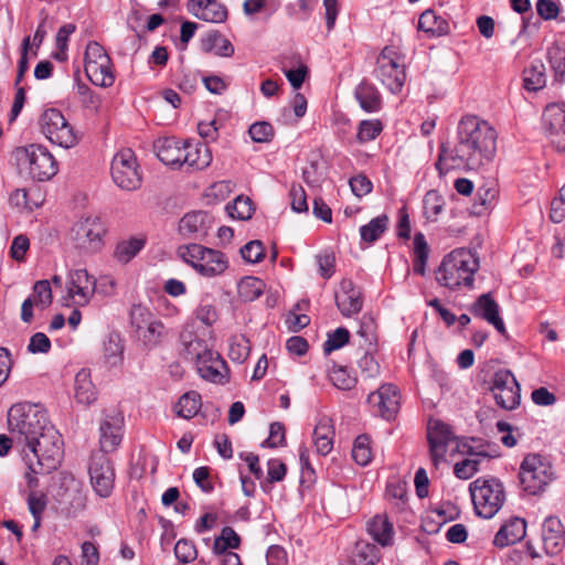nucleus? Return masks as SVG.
<instances>
[{"label":"nucleus","mask_w":565,"mask_h":565,"mask_svg":"<svg viewBox=\"0 0 565 565\" xmlns=\"http://www.w3.org/2000/svg\"><path fill=\"white\" fill-rule=\"evenodd\" d=\"M497 138V131L488 121L473 115L463 116L457 127L455 147L440 146L435 163L439 175L455 168L477 170L488 164L495 156Z\"/></svg>","instance_id":"1"},{"label":"nucleus","mask_w":565,"mask_h":565,"mask_svg":"<svg viewBox=\"0 0 565 565\" xmlns=\"http://www.w3.org/2000/svg\"><path fill=\"white\" fill-rule=\"evenodd\" d=\"M22 457L30 473H26L29 486H35L38 480L33 475H44L56 470L63 459V440L61 434L50 424L34 440L21 448Z\"/></svg>","instance_id":"2"},{"label":"nucleus","mask_w":565,"mask_h":565,"mask_svg":"<svg viewBox=\"0 0 565 565\" xmlns=\"http://www.w3.org/2000/svg\"><path fill=\"white\" fill-rule=\"evenodd\" d=\"M478 269L477 254L467 248H457L443 258L436 279L441 286L451 290L462 286L471 288Z\"/></svg>","instance_id":"3"},{"label":"nucleus","mask_w":565,"mask_h":565,"mask_svg":"<svg viewBox=\"0 0 565 565\" xmlns=\"http://www.w3.org/2000/svg\"><path fill=\"white\" fill-rule=\"evenodd\" d=\"M50 420L46 412L36 404L18 403L8 412V427L17 446L21 448L35 439Z\"/></svg>","instance_id":"4"},{"label":"nucleus","mask_w":565,"mask_h":565,"mask_svg":"<svg viewBox=\"0 0 565 565\" xmlns=\"http://www.w3.org/2000/svg\"><path fill=\"white\" fill-rule=\"evenodd\" d=\"M469 492L476 514L492 519L503 507L507 495L503 483L493 477H480L469 484Z\"/></svg>","instance_id":"5"},{"label":"nucleus","mask_w":565,"mask_h":565,"mask_svg":"<svg viewBox=\"0 0 565 565\" xmlns=\"http://www.w3.org/2000/svg\"><path fill=\"white\" fill-rule=\"evenodd\" d=\"M106 233V225L99 216L87 215L73 223L68 242L79 255H92L103 248Z\"/></svg>","instance_id":"6"},{"label":"nucleus","mask_w":565,"mask_h":565,"mask_svg":"<svg viewBox=\"0 0 565 565\" xmlns=\"http://www.w3.org/2000/svg\"><path fill=\"white\" fill-rule=\"evenodd\" d=\"M15 159L28 166L30 177L35 181H49L58 171V163L46 147L31 143L14 150Z\"/></svg>","instance_id":"7"},{"label":"nucleus","mask_w":565,"mask_h":565,"mask_svg":"<svg viewBox=\"0 0 565 565\" xmlns=\"http://www.w3.org/2000/svg\"><path fill=\"white\" fill-rule=\"evenodd\" d=\"M375 77L393 94L402 90L406 81L403 56L395 46H385L376 58Z\"/></svg>","instance_id":"8"},{"label":"nucleus","mask_w":565,"mask_h":565,"mask_svg":"<svg viewBox=\"0 0 565 565\" xmlns=\"http://www.w3.org/2000/svg\"><path fill=\"white\" fill-rule=\"evenodd\" d=\"M519 478L523 490L535 495L552 481L553 469L544 457L539 454H530L521 463Z\"/></svg>","instance_id":"9"},{"label":"nucleus","mask_w":565,"mask_h":565,"mask_svg":"<svg viewBox=\"0 0 565 565\" xmlns=\"http://www.w3.org/2000/svg\"><path fill=\"white\" fill-rule=\"evenodd\" d=\"M111 178L122 190L134 191L141 185V173L135 152L129 148L119 150L111 161Z\"/></svg>","instance_id":"10"},{"label":"nucleus","mask_w":565,"mask_h":565,"mask_svg":"<svg viewBox=\"0 0 565 565\" xmlns=\"http://www.w3.org/2000/svg\"><path fill=\"white\" fill-rule=\"evenodd\" d=\"M40 125L42 132L52 143L63 148H72L77 143L74 129L61 110L46 109L41 116Z\"/></svg>","instance_id":"11"},{"label":"nucleus","mask_w":565,"mask_h":565,"mask_svg":"<svg viewBox=\"0 0 565 565\" xmlns=\"http://www.w3.org/2000/svg\"><path fill=\"white\" fill-rule=\"evenodd\" d=\"M427 440L431 462L438 469L446 460L449 444L456 440V436L448 424L440 419H430L427 426Z\"/></svg>","instance_id":"12"},{"label":"nucleus","mask_w":565,"mask_h":565,"mask_svg":"<svg viewBox=\"0 0 565 565\" xmlns=\"http://www.w3.org/2000/svg\"><path fill=\"white\" fill-rule=\"evenodd\" d=\"M66 299L75 306H86L96 291V279L85 268L71 270L66 281Z\"/></svg>","instance_id":"13"},{"label":"nucleus","mask_w":565,"mask_h":565,"mask_svg":"<svg viewBox=\"0 0 565 565\" xmlns=\"http://www.w3.org/2000/svg\"><path fill=\"white\" fill-rule=\"evenodd\" d=\"M90 483L100 498H108L114 489L115 471L111 461L104 454H94L89 463Z\"/></svg>","instance_id":"14"},{"label":"nucleus","mask_w":565,"mask_h":565,"mask_svg":"<svg viewBox=\"0 0 565 565\" xmlns=\"http://www.w3.org/2000/svg\"><path fill=\"white\" fill-rule=\"evenodd\" d=\"M367 403L375 414L386 420L396 417L401 406V393L393 384H383L367 396Z\"/></svg>","instance_id":"15"},{"label":"nucleus","mask_w":565,"mask_h":565,"mask_svg":"<svg viewBox=\"0 0 565 565\" xmlns=\"http://www.w3.org/2000/svg\"><path fill=\"white\" fill-rule=\"evenodd\" d=\"M461 445V451L468 454L470 458L457 462L454 467V473L457 478L467 480L479 470L481 459L490 458L491 454L484 449L489 444L482 440L472 438L470 443H462Z\"/></svg>","instance_id":"16"},{"label":"nucleus","mask_w":565,"mask_h":565,"mask_svg":"<svg viewBox=\"0 0 565 565\" xmlns=\"http://www.w3.org/2000/svg\"><path fill=\"white\" fill-rule=\"evenodd\" d=\"M124 417L118 412L107 414L99 427V454L115 451L121 443Z\"/></svg>","instance_id":"17"},{"label":"nucleus","mask_w":565,"mask_h":565,"mask_svg":"<svg viewBox=\"0 0 565 565\" xmlns=\"http://www.w3.org/2000/svg\"><path fill=\"white\" fill-rule=\"evenodd\" d=\"M543 125L551 142L558 151H565V109L548 106L543 114Z\"/></svg>","instance_id":"18"},{"label":"nucleus","mask_w":565,"mask_h":565,"mask_svg":"<svg viewBox=\"0 0 565 565\" xmlns=\"http://www.w3.org/2000/svg\"><path fill=\"white\" fill-rule=\"evenodd\" d=\"M470 311L475 317L492 324L500 334L507 335L504 322L500 317L499 305L490 292L479 296L472 303Z\"/></svg>","instance_id":"19"},{"label":"nucleus","mask_w":565,"mask_h":565,"mask_svg":"<svg viewBox=\"0 0 565 565\" xmlns=\"http://www.w3.org/2000/svg\"><path fill=\"white\" fill-rule=\"evenodd\" d=\"M212 216L204 211L186 213L179 222V233L184 238L202 239L211 228Z\"/></svg>","instance_id":"20"},{"label":"nucleus","mask_w":565,"mask_h":565,"mask_svg":"<svg viewBox=\"0 0 565 565\" xmlns=\"http://www.w3.org/2000/svg\"><path fill=\"white\" fill-rule=\"evenodd\" d=\"M195 365L200 376L203 380L215 384H224L228 380V369L226 362L217 352L213 350L207 352L204 355V359L199 361Z\"/></svg>","instance_id":"21"},{"label":"nucleus","mask_w":565,"mask_h":565,"mask_svg":"<svg viewBox=\"0 0 565 565\" xmlns=\"http://www.w3.org/2000/svg\"><path fill=\"white\" fill-rule=\"evenodd\" d=\"M188 11L195 18L211 23H223L227 19L226 7L217 0H188Z\"/></svg>","instance_id":"22"},{"label":"nucleus","mask_w":565,"mask_h":565,"mask_svg":"<svg viewBox=\"0 0 565 565\" xmlns=\"http://www.w3.org/2000/svg\"><path fill=\"white\" fill-rule=\"evenodd\" d=\"M340 294H335V303L344 317H351L362 309L361 292L355 288L351 279H342Z\"/></svg>","instance_id":"23"},{"label":"nucleus","mask_w":565,"mask_h":565,"mask_svg":"<svg viewBox=\"0 0 565 565\" xmlns=\"http://www.w3.org/2000/svg\"><path fill=\"white\" fill-rule=\"evenodd\" d=\"M542 541L546 554H557L565 544V530L559 519L547 516L542 526Z\"/></svg>","instance_id":"24"},{"label":"nucleus","mask_w":565,"mask_h":565,"mask_svg":"<svg viewBox=\"0 0 565 565\" xmlns=\"http://www.w3.org/2000/svg\"><path fill=\"white\" fill-rule=\"evenodd\" d=\"M185 143L186 141H181L174 137L158 139L154 143L157 157L167 166L180 168L183 166L182 157Z\"/></svg>","instance_id":"25"},{"label":"nucleus","mask_w":565,"mask_h":565,"mask_svg":"<svg viewBox=\"0 0 565 565\" xmlns=\"http://www.w3.org/2000/svg\"><path fill=\"white\" fill-rule=\"evenodd\" d=\"M526 535V522L524 519L513 516L505 521L493 539V544L497 547L503 548L513 545Z\"/></svg>","instance_id":"26"},{"label":"nucleus","mask_w":565,"mask_h":565,"mask_svg":"<svg viewBox=\"0 0 565 565\" xmlns=\"http://www.w3.org/2000/svg\"><path fill=\"white\" fill-rule=\"evenodd\" d=\"M355 99L360 107L366 113H377L382 108V97L377 88L366 82L362 81L354 90Z\"/></svg>","instance_id":"27"},{"label":"nucleus","mask_w":565,"mask_h":565,"mask_svg":"<svg viewBox=\"0 0 565 565\" xmlns=\"http://www.w3.org/2000/svg\"><path fill=\"white\" fill-rule=\"evenodd\" d=\"M200 263L198 273L204 277L222 275L228 267L225 254L212 248H207Z\"/></svg>","instance_id":"28"},{"label":"nucleus","mask_w":565,"mask_h":565,"mask_svg":"<svg viewBox=\"0 0 565 565\" xmlns=\"http://www.w3.org/2000/svg\"><path fill=\"white\" fill-rule=\"evenodd\" d=\"M183 166L195 170H203L212 162V152L206 145L203 143H185L184 154L182 157Z\"/></svg>","instance_id":"29"},{"label":"nucleus","mask_w":565,"mask_h":565,"mask_svg":"<svg viewBox=\"0 0 565 565\" xmlns=\"http://www.w3.org/2000/svg\"><path fill=\"white\" fill-rule=\"evenodd\" d=\"M201 50L222 57H230L234 54L233 44L218 31H210L201 39Z\"/></svg>","instance_id":"30"},{"label":"nucleus","mask_w":565,"mask_h":565,"mask_svg":"<svg viewBox=\"0 0 565 565\" xmlns=\"http://www.w3.org/2000/svg\"><path fill=\"white\" fill-rule=\"evenodd\" d=\"M75 398L83 405H90L97 399V390L92 381L90 371L82 369L75 375Z\"/></svg>","instance_id":"31"},{"label":"nucleus","mask_w":565,"mask_h":565,"mask_svg":"<svg viewBox=\"0 0 565 565\" xmlns=\"http://www.w3.org/2000/svg\"><path fill=\"white\" fill-rule=\"evenodd\" d=\"M418 30L429 36H443L449 33V22L434 10L424 11L418 19Z\"/></svg>","instance_id":"32"},{"label":"nucleus","mask_w":565,"mask_h":565,"mask_svg":"<svg viewBox=\"0 0 565 565\" xmlns=\"http://www.w3.org/2000/svg\"><path fill=\"white\" fill-rule=\"evenodd\" d=\"M333 435L334 430L330 419H320L313 429V444L319 455L327 456L331 452L333 448Z\"/></svg>","instance_id":"33"},{"label":"nucleus","mask_w":565,"mask_h":565,"mask_svg":"<svg viewBox=\"0 0 565 565\" xmlns=\"http://www.w3.org/2000/svg\"><path fill=\"white\" fill-rule=\"evenodd\" d=\"M85 74L92 84L100 87H110L115 83L111 60L85 65Z\"/></svg>","instance_id":"34"},{"label":"nucleus","mask_w":565,"mask_h":565,"mask_svg":"<svg viewBox=\"0 0 565 565\" xmlns=\"http://www.w3.org/2000/svg\"><path fill=\"white\" fill-rule=\"evenodd\" d=\"M546 85L545 65L534 61L523 71V86L529 92H539Z\"/></svg>","instance_id":"35"},{"label":"nucleus","mask_w":565,"mask_h":565,"mask_svg":"<svg viewBox=\"0 0 565 565\" xmlns=\"http://www.w3.org/2000/svg\"><path fill=\"white\" fill-rule=\"evenodd\" d=\"M367 531L375 542L382 546H387L393 541V525L387 518L382 515L374 516L367 525Z\"/></svg>","instance_id":"36"},{"label":"nucleus","mask_w":565,"mask_h":565,"mask_svg":"<svg viewBox=\"0 0 565 565\" xmlns=\"http://www.w3.org/2000/svg\"><path fill=\"white\" fill-rule=\"evenodd\" d=\"M103 355L106 363L117 366L124 359V343L119 333L111 332L103 343Z\"/></svg>","instance_id":"37"},{"label":"nucleus","mask_w":565,"mask_h":565,"mask_svg":"<svg viewBox=\"0 0 565 565\" xmlns=\"http://www.w3.org/2000/svg\"><path fill=\"white\" fill-rule=\"evenodd\" d=\"M388 227V216L385 214L372 218L360 227V236L364 243H375Z\"/></svg>","instance_id":"38"},{"label":"nucleus","mask_w":565,"mask_h":565,"mask_svg":"<svg viewBox=\"0 0 565 565\" xmlns=\"http://www.w3.org/2000/svg\"><path fill=\"white\" fill-rule=\"evenodd\" d=\"M181 340L184 345V355L188 360L194 361L195 364L204 359V355L212 350L207 348L204 340L192 337L191 333H182Z\"/></svg>","instance_id":"39"},{"label":"nucleus","mask_w":565,"mask_h":565,"mask_svg":"<svg viewBox=\"0 0 565 565\" xmlns=\"http://www.w3.org/2000/svg\"><path fill=\"white\" fill-rule=\"evenodd\" d=\"M201 406V395L195 391H190L179 398L177 414L185 419H191L199 413Z\"/></svg>","instance_id":"40"},{"label":"nucleus","mask_w":565,"mask_h":565,"mask_svg":"<svg viewBox=\"0 0 565 565\" xmlns=\"http://www.w3.org/2000/svg\"><path fill=\"white\" fill-rule=\"evenodd\" d=\"M429 248L424 234L417 233L414 237V259L413 270L415 274L424 276L428 260Z\"/></svg>","instance_id":"41"},{"label":"nucleus","mask_w":565,"mask_h":565,"mask_svg":"<svg viewBox=\"0 0 565 565\" xmlns=\"http://www.w3.org/2000/svg\"><path fill=\"white\" fill-rule=\"evenodd\" d=\"M164 326L161 321L156 320L152 323H148L146 328H141L135 335L147 349L157 347L163 333Z\"/></svg>","instance_id":"42"},{"label":"nucleus","mask_w":565,"mask_h":565,"mask_svg":"<svg viewBox=\"0 0 565 565\" xmlns=\"http://www.w3.org/2000/svg\"><path fill=\"white\" fill-rule=\"evenodd\" d=\"M379 561V550L374 544L358 542L355 544L352 562L354 565H374Z\"/></svg>","instance_id":"43"},{"label":"nucleus","mask_w":565,"mask_h":565,"mask_svg":"<svg viewBox=\"0 0 565 565\" xmlns=\"http://www.w3.org/2000/svg\"><path fill=\"white\" fill-rule=\"evenodd\" d=\"M265 284L256 277H244L238 282V296L242 300L250 302L257 299L264 291Z\"/></svg>","instance_id":"44"},{"label":"nucleus","mask_w":565,"mask_h":565,"mask_svg":"<svg viewBox=\"0 0 565 565\" xmlns=\"http://www.w3.org/2000/svg\"><path fill=\"white\" fill-rule=\"evenodd\" d=\"M226 211L232 218L247 221L254 214L253 202L249 198L239 195L226 205Z\"/></svg>","instance_id":"45"},{"label":"nucleus","mask_w":565,"mask_h":565,"mask_svg":"<svg viewBox=\"0 0 565 565\" xmlns=\"http://www.w3.org/2000/svg\"><path fill=\"white\" fill-rule=\"evenodd\" d=\"M241 545V537L231 526L223 527L221 535L215 539L213 544V552L216 555L227 553L228 548H238Z\"/></svg>","instance_id":"46"},{"label":"nucleus","mask_w":565,"mask_h":565,"mask_svg":"<svg viewBox=\"0 0 565 565\" xmlns=\"http://www.w3.org/2000/svg\"><path fill=\"white\" fill-rule=\"evenodd\" d=\"M424 215L428 221L435 222L444 211L445 200L436 190L428 191L423 201Z\"/></svg>","instance_id":"47"},{"label":"nucleus","mask_w":565,"mask_h":565,"mask_svg":"<svg viewBox=\"0 0 565 565\" xmlns=\"http://www.w3.org/2000/svg\"><path fill=\"white\" fill-rule=\"evenodd\" d=\"M371 439L367 435H360L355 438L352 448L353 460L362 467L367 466L372 460Z\"/></svg>","instance_id":"48"},{"label":"nucleus","mask_w":565,"mask_h":565,"mask_svg":"<svg viewBox=\"0 0 565 565\" xmlns=\"http://www.w3.org/2000/svg\"><path fill=\"white\" fill-rule=\"evenodd\" d=\"M209 247H204L200 244H188L179 246L177 253L178 256L188 265H190L193 269L199 271V265L201 264V258Z\"/></svg>","instance_id":"49"},{"label":"nucleus","mask_w":565,"mask_h":565,"mask_svg":"<svg viewBox=\"0 0 565 565\" xmlns=\"http://www.w3.org/2000/svg\"><path fill=\"white\" fill-rule=\"evenodd\" d=\"M249 340L243 335H234L230 339L228 356L233 362L243 363L249 355Z\"/></svg>","instance_id":"50"},{"label":"nucleus","mask_w":565,"mask_h":565,"mask_svg":"<svg viewBox=\"0 0 565 565\" xmlns=\"http://www.w3.org/2000/svg\"><path fill=\"white\" fill-rule=\"evenodd\" d=\"M145 246L141 238H130L119 243L115 249V257L120 263L131 260Z\"/></svg>","instance_id":"51"},{"label":"nucleus","mask_w":565,"mask_h":565,"mask_svg":"<svg viewBox=\"0 0 565 565\" xmlns=\"http://www.w3.org/2000/svg\"><path fill=\"white\" fill-rule=\"evenodd\" d=\"M383 131V124L379 119H364L358 126L356 139L360 143H366L380 136Z\"/></svg>","instance_id":"52"},{"label":"nucleus","mask_w":565,"mask_h":565,"mask_svg":"<svg viewBox=\"0 0 565 565\" xmlns=\"http://www.w3.org/2000/svg\"><path fill=\"white\" fill-rule=\"evenodd\" d=\"M329 379L337 388L343 391H350L356 384V377L344 366H333L329 372Z\"/></svg>","instance_id":"53"},{"label":"nucleus","mask_w":565,"mask_h":565,"mask_svg":"<svg viewBox=\"0 0 565 565\" xmlns=\"http://www.w3.org/2000/svg\"><path fill=\"white\" fill-rule=\"evenodd\" d=\"M520 385L519 383H516L515 386H510L508 388H504L503 391H499L497 394L493 395V397L500 407L511 411L514 409L520 404Z\"/></svg>","instance_id":"54"},{"label":"nucleus","mask_w":565,"mask_h":565,"mask_svg":"<svg viewBox=\"0 0 565 565\" xmlns=\"http://www.w3.org/2000/svg\"><path fill=\"white\" fill-rule=\"evenodd\" d=\"M156 321L153 315L145 307L135 305L130 310V323L136 334L138 331L146 328L148 323Z\"/></svg>","instance_id":"55"},{"label":"nucleus","mask_w":565,"mask_h":565,"mask_svg":"<svg viewBox=\"0 0 565 565\" xmlns=\"http://www.w3.org/2000/svg\"><path fill=\"white\" fill-rule=\"evenodd\" d=\"M350 340V332L348 329L340 327L333 332L328 333V339L323 343V352L330 354L334 350L344 347Z\"/></svg>","instance_id":"56"},{"label":"nucleus","mask_w":565,"mask_h":565,"mask_svg":"<svg viewBox=\"0 0 565 565\" xmlns=\"http://www.w3.org/2000/svg\"><path fill=\"white\" fill-rule=\"evenodd\" d=\"M248 134L254 142L266 143L273 140L275 130L271 124L257 121L249 127Z\"/></svg>","instance_id":"57"},{"label":"nucleus","mask_w":565,"mask_h":565,"mask_svg":"<svg viewBox=\"0 0 565 565\" xmlns=\"http://www.w3.org/2000/svg\"><path fill=\"white\" fill-rule=\"evenodd\" d=\"M243 259L250 264H256L265 257V247L260 241H250L241 248Z\"/></svg>","instance_id":"58"},{"label":"nucleus","mask_w":565,"mask_h":565,"mask_svg":"<svg viewBox=\"0 0 565 565\" xmlns=\"http://www.w3.org/2000/svg\"><path fill=\"white\" fill-rule=\"evenodd\" d=\"M174 555L179 562L188 564L196 558L198 551L192 541L181 539L174 546Z\"/></svg>","instance_id":"59"},{"label":"nucleus","mask_w":565,"mask_h":565,"mask_svg":"<svg viewBox=\"0 0 565 565\" xmlns=\"http://www.w3.org/2000/svg\"><path fill=\"white\" fill-rule=\"evenodd\" d=\"M42 309L52 303V289L49 280H39L33 286V298Z\"/></svg>","instance_id":"60"},{"label":"nucleus","mask_w":565,"mask_h":565,"mask_svg":"<svg viewBox=\"0 0 565 565\" xmlns=\"http://www.w3.org/2000/svg\"><path fill=\"white\" fill-rule=\"evenodd\" d=\"M547 57L556 76L565 75V47L554 44L547 50Z\"/></svg>","instance_id":"61"},{"label":"nucleus","mask_w":565,"mask_h":565,"mask_svg":"<svg viewBox=\"0 0 565 565\" xmlns=\"http://www.w3.org/2000/svg\"><path fill=\"white\" fill-rule=\"evenodd\" d=\"M111 60L106 50L96 41L88 42L84 54L85 65L97 64L100 62H108Z\"/></svg>","instance_id":"62"},{"label":"nucleus","mask_w":565,"mask_h":565,"mask_svg":"<svg viewBox=\"0 0 565 565\" xmlns=\"http://www.w3.org/2000/svg\"><path fill=\"white\" fill-rule=\"evenodd\" d=\"M30 195V191L25 189H17L10 194L9 202L14 207L33 211L40 204L36 201H32Z\"/></svg>","instance_id":"63"},{"label":"nucleus","mask_w":565,"mask_h":565,"mask_svg":"<svg viewBox=\"0 0 565 565\" xmlns=\"http://www.w3.org/2000/svg\"><path fill=\"white\" fill-rule=\"evenodd\" d=\"M518 381L514 375L509 370H499L494 373L491 381V392L492 394H497L499 391H503L510 386H515Z\"/></svg>","instance_id":"64"}]
</instances>
